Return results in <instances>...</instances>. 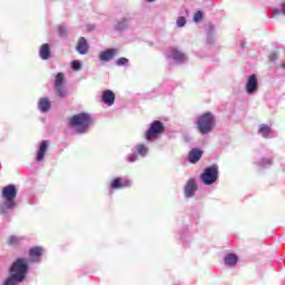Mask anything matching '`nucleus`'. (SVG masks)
Here are the masks:
<instances>
[{
    "label": "nucleus",
    "instance_id": "21",
    "mask_svg": "<svg viewBox=\"0 0 285 285\" xmlns=\"http://www.w3.org/2000/svg\"><path fill=\"white\" fill-rule=\"evenodd\" d=\"M259 137H263V139H271V135L273 132V130L271 129V126L266 125V124H261L258 126V130H257Z\"/></svg>",
    "mask_w": 285,
    "mask_h": 285
},
{
    "label": "nucleus",
    "instance_id": "20",
    "mask_svg": "<svg viewBox=\"0 0 285 285\" xmlns=\"http://www.w3.org/2000/svg\"><path fill=\"white\" fill-rule=\"evenodd\" d=\"M203 155H204V151H202V149L193 148L188 154L189 164H197V161L202 159Z\"/></svg>",
    "mask_w": 285,
    "mask_h": 285
},
{
    "label": "nucleus",
    "instance_id": "26",
    "mask_svg": "<svg viewBox=\"0 0 285 285\" xmlns=\"http://www.w3.org/2000/svg\"><path fill=\"white\" fill-rule=\"evenodd\" d=\"M256 165L259 166L261 168H268L273 166V158H262L256 163Z\"/></svg>",
    "mask_w": 285,
    "mask_h": 285
},
{
    "label": "nucleus",
    "instance_id": "10",
    "mask_svg": "<svg viewBox=\"0 0 285 285\" xmlns=\"http://www.w3.org/2000/svg\"><path fill=\"white\" fill-rule=\"evenodd\" d=\"M1 199L7 202H16L17 199V187L14 185H8L2 188Z\"/></svg>",
    "mask_w": 285,
    "mask_h": 285
},
{
    "label": "nucleus",
    "instance_id": "15",
    "mask_svg": "<svg viewBox=\"0 0 285 285\" xmlns=\"http://www.w3.org/2000/svg\"><path fill=\"white\" fill-rule=\"evenodd\" d=\"M117 57V49H106L99 53L100 61H105V63H108V61H112Z\"/></svg>",
    "mask_w": 285,
    "mask_h": 285
},
{
    "label": "nucleus",
    "instance_id": "31",
    "mask_svg": "<svg viewBox=\"0 0 285 285\" xmlns=\"http://www.w3.org/2000/svg\"><path fill=\"white\" fill-rule=\"evenodd\" d=\"M83 67V63L80 60H73L71 61V68L72 70L79 71Z\"/></svg>",
    "mask_w": 285,
    "mask_h": 285
},
{
    "label": "nucleus",
    "instance_id": "38",
    "mask_svg": "<svg viewBox=\"0 0 285 285\" xmlns=\"http://www.w3.org/2000/svg\"><path fill=\"white\" fill-rule=\"evenodd\" d=\"M147 1V3H153V2H155V0H146Z\"/></svg>",
    "mask_w": 285,
    "mask_h": 285
},
{
    "label": "nucleus",
    "instance_id": "16",
    "mask_svg": "<svg viewBox=\"0 0 285 285\" xmlns=\"http://www.w3.org/2000/svg\"><path fill=\"white\" fill-rule=\"evenodd\" d=\"M41 255H43V247L35 246L29 250V257L36 264L41 262Z\"/></svg>",
    "mask_w": 285,
    "mask_h": 285
},
{
    "label": "nucleus",
    "instance_id": "22",
    "mask_svg": "<svg viewBox=\"0 0 285 285\" xmlns=\"http://www.w3.org/2000/svg\"><path fill=\"white\" fill-rule=\"evenodd\" d=\"M136 155L139 157H148V154L150 153V147L148 145L140 142L135 146Z\"/></svg>",
    "mask_w": 285,
    "mask_h": 285
},
{
    "label": "nucleus",
    "instance_id": "14",
    "mask_svg": "<svg viewBox=\"0 0 285 285\" xmlns=\"http://www.w3.org/2000/svg\"><path fill=\"white\" fill-rule=\"evenodd\" d=\"M76 50L79 55H88V52H90V45L88 43V40L83 37H80Z\"/></svg>",
    "mask_w": 285,
    "mask_h": 285
},
{
    "label": "nucleus",
    "instance_id": "5",
    "mask_svg": "<svg viewBox=\"0 0 285 285\" xmlns=\"http://www.w3.org/2000/svg\"><path fill=\"white\" fill-rule=\"evenodd\" d=\"M166 130V127H164V122L160 120H154L149 129L145 132V139L146 141H155V139H158L160 135H164Z\"/></svg>",
    "mask_w": 285,
    "mask_h": 285
},
{
    "label": "nucleus",
    "instance_id": "32",
    "mask_svg": "<svg viewBox=\"0 0 285 285\" xmlns=\"http://www.w3.org/2000/svg\"><path fill=\"white\" fill-rule=\"evenodd\" d=\"M58 32L60 37H68V27L63 24L58 26Z\"/></svg>",
    "mask_w": 285,
    "mask_h": 285
},
{
    "label": "nucleus",
    "instance_id": "2",
    "mask_svg": "<svg viewBox=\"0 0 285 285\" xmlns=\"http://www.w3.org/2000/svg\"><path fill=\"white\" fill-rule=\"evenodd\" d=\"M95 124L92 116L88 112L76 114L69 118V128L77 135H86Z\"/></svg>",
    "mask_w": 285,
    "mask_h": 285
},
{
    "label": "nucleus",
    "instance_id": "24",
    "mask_svg": "<svg viewBox=\"0 0 285 285\" xmlns=\"http://www.w3.org/2000/svg\"><path fill=\"white\" fill-rule=\"evenodd\" d=\"M23 242V237L17 236V235H11L7 239V245L8 246H19Z\"/></svg>",
    "mask_w": 285,
    "mask_h": 285
},
{
    "label": "nucleus",
    "instance_id": "11",
    "mask_svg": "<svg viewBox=\"0 0 285 285\" xmlns=\"http://www.w3.org/2000/svg\"><path fill=\"white\" fill-rule=\"evenodd\" d=\"M169 61H174V63H186L188 61V56L186 53L177 50V49H171V51L168 55Z\"/></svg>",
    "mask_w": 285,
    "mask_h": 285
},
{
    "label": "nucleus",
    "instance_id": "28",
    "mask_svg": "<svg viewBox=\"0 0 285 285\" xmlns=\"http://www.w3.org/2000/svg\"><path fill=\"white\" fill-rule=\"evenodd\" d=\"M139 160V155L137 153H131L126 157V161H128V164H135V161Z\"/></svg>",
    "mask_w": 285,
    "mask_h": 285
},
{
    "label": "nucleus",
    "instance_id": "23",
    "mask_svg": "<svg viewBox=\"0 0 285 285\" xmlns=\"http://www.w3.org/2000/svg\"><path fill=\"white\" fill-rule=\"evenodd\" d=\"M239 258L237 257L236 254H227L224 257V263L226 266H237V262Z\"/></svg>",
    "mask_w": 285,
    "mask_h": 285
},
{
    "label": "nucleus",
    "instance_id": "3",
    "mask_svg": "<svg viewBox=\"0 0 285 285\" xmlns=\"http://www.w3.org/2000/svg\"><path fill=\"white\" fill-rule=\"evenodd\" d=\"M216 124L217 120L215 118V115H213V112L210 111H206L198 116L196 121V128L198 132H200V135H210Z\"/></svg>",
    "mask_w": 285,
    "mask_h": 285
},
{
    "label": "nucleus",
    "instance_id": "29",
    "mask_svg": "<svg viewBox=\"0 0 285 285\" xmlns=\"http://www.w3.org/2000/svg\"><path fill=\"white\" fill-rule=\"evenodd\" d=\"M274 17H277V14H284L285 17V1L281 4V8H276L273 10Z\"/></svg>",
    "mask_w": 285,
    "mask_h": 285
},
{
    "label": "nucleus",
    "instance_id": "9",
    "mask_svg": "<svg viewBox=\"0 0 285 285\" xmlns=\"http://www.w3.org/2000/svg\"><path fill=\"white\" fill-rule=\"evenodd\" d=\"M195 193H197V180L195 178H190L184 187V197H186V199H193V197H195Z\"/></svg>",
    "mask_w": 285,
    "mask_h": 285
},
{
    "label": "nucleus",
    "instance_id": "34",
    "mask_svg": "<svg viewBox=\"0 0 285 285\" xmlns=\"http://www.w3.org/2000/svg\"><path fill=\"white\" fill-rule=\"evenodd\" d=\"M126 63H128V58H119L116 60V66H126Z\"/></svg>",
    "mask_w": 285,
    "mask_h": 285
},
{
    "label": "nucleus",
    "instance_id": "19",
    "mask_svg": "<svg viewBox=\"0 0 285 285\" xmlns=\"http://www.w3.org/2000/svg\"><path fill=\"white\" fill-rule=\"evenodd\" d=\"M101 101L106 104V106L115 105V92L110 89L102 91Z\"/></svg>",
    "mask_w": 285,
    "mask_h": 285
},
{
    "label": "nucleus",
    "instance_id": "18",
    "mask_svg": "<svg viewBox=\"0 0 285 285\" xmlns=\"http://www.w3.org/2000/svg\"><path fill=\"white\" fill-rule=\"evenodd\" d=\"M48 146H49L48 140H42L40 142L37 151V156H36V161H43V159L46 158V153H48Z\"/></svg>",
    "mask_w": 285,
    "mask_h": 285
},
{
    "label": "nucleus",
    "instance_id": "27",
    "mask_svg": "<svg viewBox=\"0 0 285 285\" xmlns=\"http://www.w3.org/2000/svg\"><path fill=\"white\" fill-rule=\"evenodd\" d=\"M65 81H66V75L63 72H59L55 77L53 86H63Z\"/></svg>",
    "mask_w": 285,
    "mask_h": 285
},
{
    "label": "nucleus",
    "instance_id": "17",
    "mask_svg": "<svg viewBox=\"0 0 285 285\" xmlns=\"http://www.w3.org/2000/svg\"><path fill=\"white\" fill-rule=\"evenodd\" d=\"M39 57L42 59V61H48V59L52 57V49L50 48L49 43H43L40 46Z\"/></svg>",
    "mask_w": 285,
    "mask_h": 285
},
{
    "label": "nucleus",
    "instance_id": "6",
    "mask_svg": "<svg viewBox=\"0 0 285 285\" xmlns=\"http://www.w3.org/2000/svg\"><path fill=\"white\" fill-rule=\"evenodd\" d=\"M17 208V202L0 199V216L3 219H10V216Z\"/></svg>",
    "mask_w": 285,
    "mask_h": 285
},
{
    "label": "nucleus",
    "instance_id": "1",
    "mask_svg": "<svg viewBox=\"0 0 285 285\" xmlns=\"http://www.w3.org/2000/svg\"><path fill=\"white\" fill-rule=\"evenodd\" d=\"M30 265L28 258L19 257L9 267V276L4 279L2 285H21L26 282Z\"/></svg>",
    "mask_w": 285,
    "mask_h": 285
},
{
    "label": "nucleus",
    "instance_id": "25",
    "mask_svg": "<svg viewBox=\"0 0 285 285\" xmlns=\"http://www.w3.org/2000/svg\"><path fill=\"white\" fill-rule=\"evenodd\" d=\"M53 88L57 97L60 99H63L68 95V89H66L65 85L53 86Z\"/></svg>",
    "mask_w": 285,
    "mask_h": 285
},
{
    "label": "nucleus",
    "instance_id": "37",
    "mask_svg": "<svg viewBox=\"0 0 285 285\" xmlns=\"http://www.w3.org/2000/svg\"><path fill=\"white\" fill-rule=\"evenodd\" d=\"M281 68H282L283 70H285V62H283V63L281 65Z\"/></svg>",
    "mask_w": 285,
    "mask_h": 285
},
{
    "label": "nucleus",
    "instance_id": "35",
    "mask_svg": "<svg viewBox=\"0 0 285 285\" xmlns=\"http://www.w3.org/2000/svg\"><path fill=\"white\" fill-rule=\"evenodd\" d=\"M203 18L204 13H202V11H197L194 16V21H202Z\"/></svg>",
    "mask_w": 285,
    "mask_h": 285
},
{
    "label": "nucleus",
    "instance_id": "30",
    "mask_svg": "<svg viewBox=\"0 0 285 285\" xmlns=\"http://www.w3.org/2000/svg\"><path fill=\"white\" fill-rule=\"evenodd\" d=\"M215 30H216L215 24L209 23L207 26V39H208V41H210V38L213 37V35H215Z\"/></svg>",
    "mask_w": 285,
    "mask_h": 285
},
{
    "label": "nucleus",
    "instance_id": "7",
    "mask_svg": "<svg viewBox=\"0 0 285 285\" xmlns=\"http://www.w3.org/2000/svg\"><path fill=\"white\" fill-rule=\"evenodd\" d=\"M132 180L126 177H116L110 181L109 188L111 190H122L124 188H130Z\"/></svg>",
    "mask_w": 285,
    "mask_h": 285
},
{
    "label": "nucleus",
    "instance_id": "8",
    "mask_svg": "<svg viewBox=\"0 0 285 285\" xmlns=\"http://www.w3.org/2000/svg\"><path fill=\"white\" fill-rule=\"evenodd\" d=\"M259 90V81L257 80V75L253 73L248 76L247 82L245 85V92L248 95H257Z\"/></svg>",
    "mask_w": 285,
    "mask_h": 285
},
{
    "label": "nucleus",
    "instance_id": "33",
    "mask_svg": "<svg viewBox=\"0 0 285 285\" xmlns=\"http://www.w3.org/2000/svg\"><path fill=\"white\" fill-rule=\"evenodd\" d=\"M186 23H187L186 17H184V16L178 17L176 20L177 28H184V26H186Z\"/></svg>",
    "mask_w": 285,
    "mask_h": 285
},
{
    "label": "nucleus",
    "instance_id": "36",
    "mask_svg": "<svg viewBox=\"0 0 285 285\" xmlns=\"http://www.w3.org/2000/svg\"><path fill=\"white\" fill-rule=\"evenodd\" d=\"M240 48H246V43H245V42H242V43H240Z\"/></svg>",
    "mask_w": 285,
    "mask_h": 285
},
{
    "label": "nucleus",
    "instance_id": "13",
    "mask_svg": "<svg viewBox=\"0 0 285 285\" xmlns=\"http://www.w3.org/2000/svg\"><path fill=\"white\" fill-rule=\"evenodd\" d=\"M130 23H132V18L128 16L124 17L117 21L115 24V30L118 32H124V30H128V28H130Z\"/></svg>",
    "mask_w": 285,
    "mask_h": 285
},
{
    "label": "nucleus",
    "instance_id": "4",
    "mask_svg": "<svg viewBox=\"0 0 285 285\" xmlns=\"http://www.w3.org/2000/svg\"><path fill=\"white\" fill-rule=\"evenodd\" d=\"M219 179V166L212 165L204 169V171L200 175V181L205 186H213V184H216Z\"/></svg>",
    "mask_w": 285,
    "mask_h": 285
},
{
    "label": "nucleus",
    "instance_id": "12",
    "mask_svg": "<svg viewBox=\"0 0 285 285\" xmlns=\"http://www.w3.org/2000/svg\"><path fill=\"white\" fill-rule=\"evenodd\" d=\"M52 108V101L48 97H42L38 100V110L46 115V112H50Z\"/></svg>",
    "mask_w": 285,
    "mask_h": 285
}]
</instances>
